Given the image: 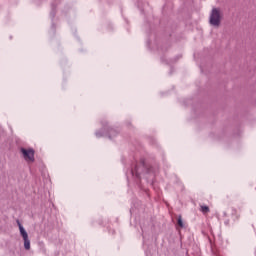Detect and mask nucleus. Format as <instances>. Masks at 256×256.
Returning a JSON list of instances; mask_svg holds the SVG:
<instances>
[{
  "label": "nucleus",
  "instance_id": "obj_1",
  "mask_svg": "<svg viewBox=\"0 0 256 256\" xmlns=\"http://www.w3.org/2000/svg\"><path fill=\"white\" fill-rule=\"evenodd\" d=\"M209 25L214 29H219L223 21V11L221 8L214 7L209 14Z\"/></svg>",
  "mask_w": 256,
  "mask_h": 256
},
{
  "label": "nucleus",
  "instance_id": "obj_2",
  "mask_svg": "<svg viewBox=\"0 0 256 256\" xmlns=\"http://www.w3.org/2000/svg\"><path fill=\"white\" fill-rule=\"evenodd\" d=\"M117 133V130L109 126L108 122H102V127L96 130L94 135L96 139H101V137H105V135H109V137H115Z\"/></svg>",
  "mask_w": 256,
  "mask_h": 256
},
{
  "label": "nucleus",
  "instance_id": "obj_3",
  "mask_svg": "<svg viewBox=\"0 0 256 256\" xmlns=\"http://www.w3.org/2000/svg\"><path fill=\"white\" fill-rule=\"evenodd\" d=\"M20 155L26 163H35V149L31 147H21Z\"/></svg>",
  "mask_w": 256,
  "mask_h": 256
},
{
  "label": "nucleus",
  "instance_id": "obj_4",
  "mask_svg": "<svg viewBox=\"0 0 256 256\" xmlns=\"http://www.w3.org/2000/svg\"><path fill=\"white\" fill-rule=\"evenodd\" d=\"M18 227H19L20 235L24 241V248L26 250L31 249V241L29 240V234H27V231L25 230L21 222H18Z\"/></svg>",
  "mask_w": 256,
  "mask_h": 256
},
{
  "label": "nucleus",
  "instance_id": "obj_5",
  "mask_svg": "<svg viewBox=\"0 0 256 256\" xmlns=\"http://www.w3.org/2000/svg\"><path fill=\"white\" fill-rule=\"evenodd\" d=\"M202 213H209V208L207 206H201Z\"/></svg>",
  "mask_w": 256,
  "mask_h": 256
},
{
  "label": "nucleus",
  "instance_id": "obj_6",
  "mask_svg": "<svg viewBox=\"0 0 256 256\" xmlns=\"http://www.w3.org/2000/svg\"><path fill=\"white\" fill-rule=\"evenodd\" d=\"M178 225L179 227H185V225L183 224V219H181V216L178 218Z\"/></svg>",
  "mask_w": 256,
  "mask_h": 256
}]
</instances>
